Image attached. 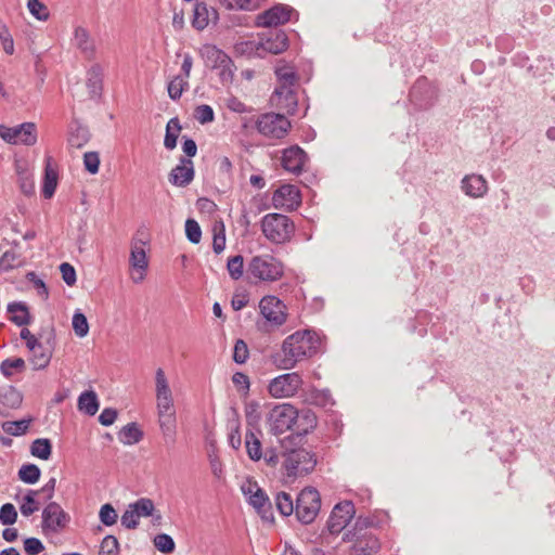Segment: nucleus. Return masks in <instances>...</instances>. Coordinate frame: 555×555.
I'll list each match as a JSON object with an SVG mask.
<instances>
[{"label": "nucleus", "mask_w": 555, "mask_h": 555, "mask_svg": "<svg viewBox=\"0 0 555 555\" xmlns=\"http://www.w3.org/2000/svg\"><path fill=\"white\" fill-rule=\"evenodd\" d=\"M373 521L369 518H358L352 531L345 534V541H353L350 555H375L380 547L378 539L367 528Z\"/></svg>", "instance_id": "nucleus-3"}, {"label": "nucleus", "mask_w": 555, "mask_h": 555, "mask_svg": "<svg viewBox=\"0 0 555 555\" xmlns=\"http://www.w3.org/2000/svg\"><path fill=\"white\" fill-rule=\"evenodd\" d=\"M297 409L289 403L274 405L268 414L269 431L275 436L282 435L294 427Z\"/></svg>", "instance_id": "nucleus-7"}, {"label": "nucleus", "mask_w": 555, "mask_h": 555, "mask_svg": "<svg viewBox=\"0 0 555 555\" xmlns=\"http://www.w3.org/2000/svg\"><path fill=\"white\" fill-rule=\"evenodd\" d=\"M23 395L14 386H5L0 390V413L7 414L22 405Z\"/></svg>", "instance_id": "nucleus-27"}, {"label": "nucleus", "mask_w": 555, "mask_h": 555, "mask_svg": "<svg viewBox=\"0 0 555 555\" xmlns=\"http://www.w3.org/2000/svg\"><path fill=\"white\" fill-rule=\"evenodd\" d=\"M25 369L26 362L23 358H8L0 363V372L7 378L24 372Z\"/></svg>", "instance_id": "nucleus-37"}, {"label": "nucleus", "mask_w": 555, "mask_h": 555, "mask_svg": "<svg viewBox=\"0 0 555 555\" xmlns=\"http://www.w3.org/2000/svg\"><path fill=\"white\" fill-rule=\"evenodd\" d=\"M185 234L191 243L198 244L201 242L202 230L196 220L188 219L185 221Z\"/></svg>", "instance_id": "nucleus-54"}, {"label": "nucleus", "mask_w": 555, "mask_h": 555, "mask_svg": "<svg viewBox=\"0 0 555 555\" xmlns=\"http://www.w3.org/2000/svg\"><path fill=\"white\" fill-rule=\"evenodd\" d=\"M54 344L55 335L53 331H51L44 343L39 341L34 349H29L31 353L30 363L34 370H43L49 365L54 350Z\"/></svg>", "instance_id": "nucleus-17"}, {"label": "nucleus", "mask_w": 555, "mask_h": 555, "mask_svg": "<svg viewBox=\"0 0 555 555\" xmlns=\"http://www.w3.org/2000/svg\"><path fill=\"white\" fill-rule=\"evenodd\" d=\"M143 438V431L137 423H129L118 433V439L122 444H134Z\"/></svg>", "instance_id": "nucleus-35"}, {"label": "nucleus", "mask_w": 555, "mask_h": 555, "mask_svg": "<svg viewBox=\"0 0 555 555\" xmlns=\"http://www.w3.org/2000/svg\"><path fill=\"white\" fill-rule=\"evenodd\" d=\"M304 380L299 373H285L269 383L268 391L273 398H289L298 392Z\"/></svg>", "instance_id": "nucleus-11"}, {"label": "nucleus", "mask_w": 555, "mask_h": 555, "mask_svg": "<svg viewBox=\"0 0 555 555\" xmlns=\"http://www.w3.org/2000/svg\"><path fill=\"white\" fill-rule=\"evenodd\" d=\"M275 75L280 82L279 87H294L298 79L294 68L288 65L276 67Z\"/></svg>", "instance_id": "nucleus-43"}, {"label": "nucleus", "mask_w": 555, "mask_h": 555, "mask_svg": "<svg viewBox=\"0 0 555 555\" xmlns=\"http://www.w3.org/2000/svg\"><path fill=\"white\" fill-rule=\"evenodd\" d=\"M83 165L87 171L95 175L99 171L100 156L98 152H87L83 155Z\"/></svg>", "instance_id": "nucleus-61"}, {"label": "nucleus", "mask_w": 555, "mask_h": 555, "mask_svg": "<svg viewBox=\"0 0 555 555\" xmlns=\"http://www.w3.org/2000/svg\"><path fill=\"white\" fill-rule=\"evenodd\" d=\"M307 160V154L298 145L285 149L282 154L283 168L292 173L299 175Z\"/></svg>", "instance_id": "nucleus-22"}, {"label": "nucleus", "mask_w": 555, "mask_h": 555, "mask_svg": "<svg viewBox=\"0 0 555 555\" xmlns=\"http://www.w3.org/2000/svg\"><path fill=\"white\" fill-rule=\"evenodd\" d=\"M0 137L10 144L33 146L37 142V128L30 121L14 127L0 125Z\"/></svg>", "instance_id": "nucleus-10"}, {"label": "nucleus", "mask_w": 555, "mask_h": 555, "mask_svg": "<svg viewBox=\"0 0 555 555\" xmlns=\"http://www.w3.org/2000/svg\"><path fill=\"white\" fill-rule=\"evenodd\" d=\"M72 325L75 334L82 338L88 335L89 333V324L86 315L77 310L72 319Z\"/></svg>", "instance_id": "nucleus-50"}, {"label": "nucleus", "mask_w": 555, "mask_h": 555, "mask_svg": "<svg viewBox=\"0 0 555 555\" xmlns=\"http://www.w3.org/2000/svg\"><path fill=\"white\" fill-rule=\"evenodd\" d=\"M249 351L247 344L243 339H237L233 350V361L237 364H243L248 359Z\"/></svg>", "instance_id": "nucleus-60"}, {"label": "nucleus", "mask_w": 555, "mask_h": 555, "mask_svg": "<svg viewBox=\"0 0 555 555\" xmlns=\"http://www.w3.org/2000/svg\"><path fill=\"white\" fill-rule=\"evenodd\" d=\"M256 128L264 137L281 139L287 133L291 122L283 114L266 113L257 118Z\"/></svg>", "instance_id": "nucleus-9"}, {"label": "nucleus", "mask_w": 555, "mask_h": 555, "mask_svg": "<svg viewBox=\"0 0 555 555\" xmlns=\"http://www.w3.org/2000/svg\"><path fill=\"white\" fill-rule=\"evenodd\" d=\"M99 517L103 525L113 526L116 524L118 515L115 508L109 503H106L100 508Z\"/></svg>", "instance_id": "nucleus-57"}, {"label": "nucleus", "mask_w": 555, "mask_h": 555, "mask_svg": "<svg viewBox=\"0 0 555 555\" xmlns=\"http://www.w3.org/2000/svg\"><path fill=\"white\" fill-rule=\"evenodd\" d=\"M228 10L253 11L257 8L255 0H218Z\"/></svg>", "instance_id": "nucleus-52"}, {"label": "nucleus", "mask_w": 555, "mask_h": 555, "mask_svg": "<svg viewBox=\"0 0 555 555\" xmlns=\"http://www.w3.org/2000/svg\"><path fill=\"white\" fill-rule=\"evenodd\" d=\"M209 21L208 7L203 2L196 3L193 11L192 26L197 30H203L208 26Z\"/></svg>", "instance_id": "nucleus-39"}, {"label": "nucleus", "mask_w": 555, "mask_h": 555, "mask_svg": "<svg viewBox=\"0 0 555 555\" xmlns=\"http://www.w3.org/2000/svg\"><path fill=\"white\" fill-rule=\"evenodd\" d=\"M26 279L34 285L39 296L43 299L48 298L49 291L42 279H40L35 272H28Z\"/></svg>", "instance_id": "nucleus-63"}, {"label": "nucleus", "mask_w": 555, "mask_h": 555, "mask_svg": "<svg viewBox=\"0 0 555 555\" xmlns=\"http://www.w3.org/2000/svg\"><path fill=\"white\" fill-rule=\"evenodd\" d=\"M261 315L275 326L283 325L287 320L285 304L273 295H267L259 302Z\"/></svg>", "instance_id": "nucleus-13"}, {"label": "nucleus", "mask_w": 555, "mask_h": 555, "mask_svg": "<svg viewBox=\"0 0 555 555\" xmlns=\"http://www.w3.org/2000/svg\"><path fill=\"white\" fill-rule=\"evenodd\" d=\"M430 87L426 78H420L410 90V99L415 105L421 108H426L430 105V99L424 98V92H429Z\"/></svg>", "instance_id": "nucleus-30"}, {"label": "nucleus", "mask_w": 555, "mask_h": 555, "mask_svg": "<svg viewBox=\"0 0 555 555\" xmlns=\"http://www.w3.org/2000/svg\"><path fill=\"white\" fill-rule=\"evenodd\" d=\"M8 312L11 314L10 321L18 326L29 323V312L23 302H10L8 305Z\"/></svg>", "instance_id": "nucleus-33"}, {"label": "nucleus", "mask_w": 555, "mask_h": 555, "mask_svg": "<svg viewBox=\"0 0 555 555\" xmlns=\"http://www.w3.org/2000/svg\"><path fill=\"white\" fill-rule=\"evenodd\" d=\"M27 8L29 12L39 21H47L49 12L47 7L40 0H28Z\"/></svg>", "instance_id": "nucleus-58"}, {"label": "nucleus", "mask_w": 555, "mask_h": 555, "mask_svg": "<svg viewBox=\"0 0 555 555\" xmlns=\"http://www.w3.org/2000/svg\"><path fill=\"white\" fill-rule=\"evenodd\" d=\"M90 140V133L87 127L75 125L70 127L68 134V144L75 149L83 147Z\"/></svg>", "instance_id": "nucleus-36"}, {"label": "nucleus", "mask_w": 555, "mask_h": 555, "mask_svg": "<svg viewBox=\"0 0 555 555\" xmlns=\"http://www.w3.org/2000/svg\"><path fill=\"white\" fill-rule=\"evenodd\" d=\"M215 69L219 70V77L222 83H231L233 81L236 67L230 56L229 64L223 62L219 67H216Z\"/></svg>", "instance_id": "nucleus-56"}, {"label": "nucleus", "mask_w": 555, "mask_h": 555, "mask_svg": "<svg viewBox=\"0 0 555 555\" xmlns=\"http://www.w3.org/2000/svg\"><path fill=\"white\" fill-rule=\"evenodd\" d=\"M33 421L34 418L31 416L22 418L20 421H7L1 424V428L8 435L18 437L25 435L28 431Z\"/></svg>", "instance_id": "nucleus-34"}, {"label": "nucleus", "mask_w": 555, "mask_h": 555, "mask_svg": "<svg viewBox=\"0 0 555 555\" xmlns=\"http://www.w3.org/2000/svg\"><path fill=\"white\" fill-rule=\"evenodd\" d=\"M194 117L202 125L211 122L215 118L214 109L207 104L198 105L195 108Z\"/></svg>", "instance_id": "nucleus-59"}, {"label": "nucleus", "mask_w": 555, "mask_h": 555, "mask_svg": "<svg viewBox=\"0 0 555 555\" xmlns=\"http://www.w3.org/2000/svg\"><path fill=\"white\" fill-rule=\"evenodd\" d=\"M261 231L271 243L283 244L291 241L295 233V224L287 216L272 212L262 218Z\"/></svg>", "instance_id": "nucleus-5"}, {"label": "nucleus", "mask_w": 555, "mask_h": 555, "mask_svg": "<svg viewBox=\"0 0 555 555\" xmlns=\"http://www.w3.org/2000/svg\"><path fill=\"white\" fill-rule=\"evenodd\" d=\"M227 269L231 279L237 281L244 273V258L242 255L230 257L227 262Z\"/></svg>", "instance_id": "nucleus-49"}, {"label": "nucleus", "mask_w": 555, "mask_h": 555, "mask_svg": "<svg viewBox=\"0 0 555 555\" xmlns=\"http://www.w3.org/2000/svg\"><path fill=\"white\" fill-rule=\"evenodd\" d=\"M273 205L276 208H286L288 210L296 209L300 202V192L293 184H284L280 186L273 194Z\"/></svg>", "instance_id": "nucleus-18"}, {"label": "nucleus", "mask_w": 555, "mask_h": 555, "mask_svg": "<svg viewBox=\"0 0 555 555\" xmlns=\"http://www.w3.org/2000/svg\"><path fill=\"white\" fill-rule=\"evenodd\" d=\"M234 52L237 55L247 56V57H250L254 55L261 56L262 47L260 44V41H255V40L242 41V42H237L234 46Z\"/></svg>", "instance_id": "nucleus-42"}, {"label": "nucleus", "mask_w": 555, "mask_h": 555, "mask_svg": "<svg viewBox=\"0 0 555 555\" xmlns=\"http://www.w3.org/2000/svg\"><path fill=\"white\" fill-rule=\"evenodd\" d=\"M17 255L14 251H5L0 257V272H8L17 267Z\"/></svg>", "instance_id": "nucleus-62"}, {"label": "nucleus", "mask_w": 555, "mask_h": 555, "mask_svg": "<svg viewBox=\"0 0 555 555\" xmlns=\"http://www.w3.org/2000/svg\"><path fill=\"white\" fill-rule=\"evenodd\" d=\"M284 468L288 476H302L311 473L317 464L314 454L305 449H294L284 454Z\"/></svg>", "instance_id": "nucleus-8"}, {"label": "nucleus", "mask_w": 555, "mask_h": 555, "mask_svg": "<svg viewBox=\"0 0 555 555\" xmlns=\"http://www.w3.org/2000/svg\"><path fill=\"white\" fill-rule=\"evenodd\" d=\"M294 9L286 4H275L266 10L256 18V24L261 27H276L291 21Z\"/></svg>", "instance_id": "nucleus-16"}, {"label": "nucleus", "mask_w": 555, "mask_h": 555, "mask_svg": "<svg viewBox=\"0 0 555 555\" xmlns=\"http://www.w3.org/2000/svg\"><path fill=\"white\" fill-rule=\"evenodd\" d=\"M243 493L248 498V503L264 520H272L271 503L266 492L257 483H248L242 487Z\"/></svg>", "instance_id": "nucleus-15"}, {"label": "nucleus", "mask_w": 555, "mask_h": 555, "mask_svg": "<svg viewBox=\"0 0 555 555\" xmlns=\"http://www.w3.org/2000/svg\"><path fill=\"white\" fill-rule=\"evenodd\" d=\"M74 44L87 60L95 56L96 47L90 33L82 26H77L74 31Z\"/></svg>", "instance_id": "nucleus-26"}, {"label": "nucleus", "mask_w": 555, "mask_h": 555, "mask_svg": "<svg viewBox=\"0 0 555 555\" xmlns=\"http://www.w3.org/2000/svg\"><path fill=\"white\" fill-rule=\"evenodd\" d=\"M69 515L56 502H49L42 511L41 527L46 533H59L69 522Z\"/></svg>", "instance_id": "nucleus-12"}, {"label": "nucleus", "mask_w": 555, "mask_h": 555, "mask_svg": "<svg viewBox=\"0 0 555 555\" xmlns=\"http://www.w3.org/2000/svg\"><path fill=\"white\" fill-rule=\"evenodd\" d=\"M181 131V125L177 117L171 118L166 126L164 145L167 150H173L177 146V140Z\"/></svg>", "instance_id": "nucleus-40"}, {"label": "nucleus", "mask_w": 555, "mask_h": 555, "mask_svg": "<svg viewBox=\"0 0 555 555\" xmlns=\"http://www.w3.org/2000/svg\"><path fill=\"white\" fill-rule=\"evenodd\" d=\"M189 87L188 79L178 75L171 79L167 86L168 95L171 100L177 101L181 98L183 91Z\"/></svg>", "instance_id": "nucleus-45"}, {"label": "nucleus", "mask_w": 555, "mask_h": 555, "mask_svg": "<svg viewBox=\"0 0 555 555\" xmlns=\"http://www.w3.org/2000/svg\"><path fill=\"white\" fill-rule=\"evenodd\" d=\"M155 547L162 553H171L175 550L173 539L166 533H159L154 538Z\"/></svg>", "instance_id": "nucleus-53"}, {"label": "nucleus", "mask_w": 555, "mask_h": 555, "mask_svg": "<svg viewBox=\"0 0 555 555\" xmlns=\"http://www.w3.org/2000/svg\"><path fill=\"white\" fill-rule=\"evenodd\" d=\"M321 508V496L315 488L302 489L296 499L295 514L297 519L305 525L311 524Z\"/></svg>", "instance_id": "nucleus-6"}, {"label": "nucleus", "mask_w": 555, "mask_h": 555, "mask_svg": "<svg viewBox=\"0 0 555 555\" xmlns=\"http://www.w3.org/2000/svg\"><path fill=\"white\" fill-rule=\"evenodd\" d=\"M87 88L91 98H99L103 89V69L101 65L93 64L87 74Z\"/></svg>", "instance_id": "nucleus-29"}, {"label": "nucleus", "mask_w": 555, "mask_h": 555, "mask_svg": "<svg viewBox=\"0 0 555 555\" xmlns=\"http://www.w3.org/2000/svg\"><path fill=\"white\" fill-rule=\"evenodd\" d=\"M130 507L133 508L139 519L140 517L155 516V505L151 499L141 498L134 503H131Z\"/></svg>", "instance_id": "nucleus-44"}, {"label": "nucleus", "mask_w": 555, "mask_h": 555, "mask_svg": "<svg viewBox=\"0 0 555 555\" xmlns=\"http://www.w3.org/2000/svg\"><path fill=\"white\" fill-rule=\"evenodd\" d=\"M40 468L35 464H24L18 470V478L28 485L36 483L40 478Z\"/></svg>", "instance_id": "nucleus-47"}, {"label": "nucleus", "mask_w": 555, "mask_h": 555, "mask_svg": "<svg viewBox=\"0 0 555 555\" xmlns=\"http://www.w3.org/2000/svg\"><path fill=\"white\" fill-rule=\"evenodd\" d=\"M37 490H28L20 506L21 514L25 517L33 515L39 509V503L36 501Z\"/></svg>", "instance_id": "nucleus-48"}, {"label": "nucleus", "mask_w": 555, "mask_h": 555, "mask_svg": "<svg viewBox=\"0 0 555 555\" xmlns=\"http://www.w3.org/2000/svg\"><path fill=\"white\" fill-rule=\"evenodd\" d=\"M263 52L279 54L288 48V39L283 30H270L268 35L260 40Z\"/></svg>", "instance_id": "nucleus-25"}, {"label": "nucleus", "mask_w": 555, "mask_h": 555, "mask_svg": "<svg viewBox=\"0 0 555 555\" xmlns=\"http://www.w3.org/2000/svg\"><path fill=\"white\" fill-rule=\"evenodd\" d=\"M57 170L52 165V158H46L44 176L42 182V195L44 198H51L57 186Z\"/></svg>", "instance_id": "nucleus-28"}, {"label": "nucleus", "mask_w": 555, "mask_h": 555, "mask_svg": "<svg viewBox=\"0 0 555 555\" xmlns=\"http://www.w3.org/2000/svg\"><path fill=\"white\" fill-rule=\"evenodd\" d=\"M294 87H278L272 95V102L285 114L294 115L297 112L298 100Z\"/></svg>", "instance_id": "nucleus-20"}, {"label": "nucleus", "mask_w": 555, "mask_h": 555, "mask_svg": "<svg viewBox=\"0 0 555 555\" xmlns=\"http://www.w3.org/2000/svg\"><path fill=\"white\" fill-rule=\"evenodd\" d=\"M203 56L211 68L219 67L223 62L229 64V55L216 46L204 47Z\"/></svg>", "instance_id": "nucleus-38"}, {"label": "nucleus", "mask_w": 555, "mask_h": 555, "mask_svg": "<svg viewBox=\"0 0 555 555\" xmlns=\"http://www.w3.org/2000/svg\"><path fill=\"white\" fill-rule=\"evenodd\" d=\"M17 512L15 506L11 503H5L0 508V522L9 526L16 522Z\"/></svg>", "instance_id": "nucleus-55"}, {"label": "nucleus", "mask_w": 555, "mask_h": 555, "mask_svg": "<svg viewBox=\"0 0 555 555\" xmlns=\"http://www.w3.org/2000/svg\"><path fill=\"white\" fill-rule=\"evenodd\" d=\"M320 344V337L315 332L297 331L284 339L281 349L271 356V361L279 370H292L298 362L313 357Z\"/></svg>", "instance_id": "nucleus-1"}, {"label": "nucleus", "mask_w": 555, "mask_h": 555, "mask_svg": "<svg viewBox=\"0 0 555 555\" xmlns=\"http://www.w3.org/2000/svg\"><path fill=\"white\" fill-rule=\"evenodd\" d=\"M354 514L356 511L352 502L344 501L336 504L326 524L330 533L338 534L341 532L343 529H345V527L353 518Z\"/></svg>", "instance_id": "nucleus-14"}, {"label": "nucleus", "mask_w": 555, "mask_h": 555, "mask_svg": "<svg viewBox=\"0 0 555 555\" xmlns=\"http://www.w3.org/2000/svg\"><path fill=\"white\" fill-rule=\"evenodd\" d=\"M245 448L251 461L258 462L262 459L261 441L253 430H247L245 434Z\"/></svg>", "instance_id": "nucleus-32"}, {"label": "nucleus", "mask_w": 555, "mask_h": 555, "mask_svg": "<svg viewBox=\"0 0 555 555\" xmlns=\"http://www.w3.org/2000/svg\"><path fill=\"white\" fill-rule=\"evenodd\" d=\"M79 411L86 413L89 416L95 415L99 410L100 403L95 391L86 390L78 398Z\"/></svg>", "instance_id": "nucleus-31"}, {"label": "nucleus", "mask_w": 555, "mask_h": 555, "mask_svg": "<svg viewBox=\"0 0 555 555\" xmlns=\"http://www.w3.org/2000/svg\"><path fill=\"white\" fill-rule=\"evenodd\" d=\"M119 542L115 535L108 534L101 542L99 555H118Z\"/></svg>", "instance_id": "nucleus-51"}, {"label": "nucleus", "mask_w": 555, "mask_h": 555, "mask_svg": "<svg viewBox=\"0 0 555 555\" xmlns=\"http://www.w3.org/2000/svg\"><path fill=\"white\" fill-rule=\"evenodd\" d=\"M461 189L472 198L483 197L488 193V181L481 175H466L461 181Z\"/></svg>", "instance_id": "nucleus-23"}, {"label": "nucleus", "mask_w": 555, "mask_h": 555, "mask_svg": "<svg viewBox=\"0 0 555 555\" xmlns=\"http://www.w3.org/2000/svg\"><path fill=\"white\" fill-rule=\"evenodd\" d=\"M247 273L256 281L272 283L283 276L284 266L272 255H258L249 260Z\"/></svg>", "instance_id": "nucleus-4"}, {"label": "nucleus", "mask_w": 555, "mask_h": 555, "mask_svg": "<svg viewBox=\"0 0 555 555\" xmlns=\"http://www.w3.org/2000/svg\"><path fill=\"white\" fill-rule=\"evenodd\" d=\"M229 444L234 450H238L242 444L240 423L237 420H234L230 423Z\"/></svg>", "instance_id": "nucleus-64"}, {"label": "nucleus", "mask_w": 555, "mask_h": 555, "mask_svg": "<svg viewBox=\"0 0 555 555\" xmlns=\"http://www.w3.org/2000/svg\"><path fill=\"white\" fill-rule=\"evenodd\" d=\"M130 266L134 270L132 274V281L134 283H141L145 278V272L149 267L146 251L143 247V243H134L131 247L130 253Z\"/></svg>", "instance_id": "nucleus-21"}, {"label": "nucleus", "mask_w": 555, "mask_h": 555, "mask_svg": "<svg viewBox=\"0 0 555 555\" xmlns=\"http://www.w3.org/2000/svg\"><path fill=\"white\" fill-rule=\"evenodd\" d=\"M52 453L51 441L47 438H38L31 442L30 454L40 460H49Z\"/></svg>", "instance_id": "nucleus-41"}, {"label": "nucleus", "mask_w": 555, "mask_h": 555, "mask_svg": "<svg viewBox=\"0 0 555 555\" xmlns=\"http://www.w3.org/2000/svg\"><path fill=\"white\" fill-rule=\"evenodd\" d=\"M318 424L315 413L310 409L297 410V417L294 421V427L292 428L293 435L296 437H304L311 433Z\"/></svg>", "instance_id": "nucleus-24"}, {"label": "nucleus", "mask_w": 555, "mask_h": 555, "mask_svg": "<svg viewBox=\"0 0 555 555\" xmlns=\"http://www.w3.org/2000/svg\"><path fill=\"white\" fill-rule=\"evenodd\" d=\"M155 392L159 427L166 439L175 441L177 426L173 397L165 372L160 367L155 373Z\"/></svg>", "instance_id": "nucleus-2"}, {"label": "nucleus", "mask_w": 555, "mask_h": 555, "mask_svg": "<svg viewBox=\"0 0 555 555\" xmlns=\"http://www.w3.org/2000/svg\"><path fill=\"white\" fill-rule=\"evenodd\" d=\"M195 176L194 164L190 158L181 157L179 164L169 173V182L178 188L189 185Z\"/></svg>", "instance_id": "nucleus-19"}, {"label": "nucleus", "mask_w": 555, "mask_h": 555, "mask_svg": "<svg viewBox=\"0 0 555 555\" xmlns=\"http://www.w3.org/2000/svg\"><path fill=\"white\" fill-rule=\"evenodd\" d=\"M275 505L283 516H289L295 513L296 503L294 504L292 496L286 492H279L275 495Z\"/></svg>", "instance_id": "nucleus-46"}]
</instances>
